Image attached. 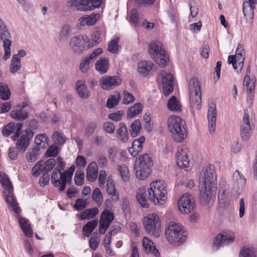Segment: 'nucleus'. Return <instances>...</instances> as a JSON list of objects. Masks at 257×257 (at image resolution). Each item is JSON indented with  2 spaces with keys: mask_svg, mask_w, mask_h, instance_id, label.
Listing matches in <instances>:
<instances>
[{
  "mask_svg": "<svg viewBox=\"0 0 257 257\" xmlns=\"http://www.w3.org/2000/svg\"><path fill=\"white\" fill-rule=\"evenodd\" d=\"M199 184L203 186L200 190V201L203 205H210L213 201L217 189V175L213 165L209 164L203 168L200 173Z\"/></svg>",
  "mask_w": 257,
  "mask_h": 257,
  "instance_id": "nucleus-1",
  "label": "nucleus"
},
{
  "mask_svg": "<svg viewBox=\"0 0 257 257\" xmlns=\"http://www.w3.org/2000/svg\"><path fill=\"white\" fill-rule=\"evenodd\" d=\"M167 123L174 141L180 143L186 138L187 131L185 127V122L180 116L173 115L170 117Z\"/></svg>",
  "mask_w": 257,
  "mask_h": 257,
  "instance_id": "nucleus-2",
  "label": "nucleus"
},
{
  "mask_svg": "<svg viewBox=\"0 0 257 257\" xmlns=\"http://www.w3.org/2000/svg\"><path fill=\"white\" fill-rule=\"evenodd\" d=\"M153 166V162L150 154L140 155L136 160L134 167L136 177L142 180L147 178L151 172Z\"/></svg>",
  "mask_w": 257,
  "mask_h": 257,
  "instance_id": "nucleus-3",
  "label": "nucleus"
},
{
  "mask_svg": "<svg viewBox=\"0 0 257 257\" xmlns=\"http://www.w3.org/2000/svg\"><path fill=\"white\" fill-rule=\"evenodd\" d=\"M148 198L155 204H162L161 201L167 199V190L166 184L164 180H155L150 184L148 190Z\"/></svg>",
  "mask_w": 257,
  "mask_h": 257,
  "instance_id": "nucleus-4",
  "label": "nucleus"
},
{
  "mask_svg": "<svg viewBox=\"0 0 257 257\" xmlns=\"http://www.w3.org/2000/svg\"><path fill=\"white\" fill-rule=\"evenodd\" d=\"M166 238L172 244H180L187 238V232L183 226L175 222H171L165 230Z\"/></svg>",
  "mask_w": 257,
  "mask_h": 257,
  "instance_id": "nucleus-5",
  "label": "nucleus"
},
{
  "mask_svg": "<svg viewBox=\"0 0 257 257\" xmlns=\"http://www.w3.org/2000/svg\"><path fill=\"white\" fill-rule=\"evenodd\" d=\"M188 89L190 94V106L197 110L200 109L202 101L201 86L195 77H192L189 81Z\"/></svg>",
  "mask_w": 257,
  "mask_h": 257,
  "instance_id": "nucleus-6",
  "label": "nucleus"
},
{
  "mask_svg": "<svg viewBox=\"0 0 257 257\" xmlns=\"http://www.w3.org/2000/svg\"><path fill=\"white\" fill-rule=\"evenodd\" d=\"M143 225L147 232L157 237L161 233V221L157 214L153 213L144 218Z\"/></svg>",
  "mask_w": 257,
  "mask_h": 257,
  "instance_id": "nucleus-7",
  "label": "nucleus"
},
{
  "mask_svg": "<svg viewBox=\"0 0 257 257\" xmlns=\"http://www.w3.org/2000/svg\"><path fill=\"white\" fill-rule=\"evenodd\" d=\"M11 35L4 21L0 18V40L3 41V47L5 50V54L3 59L5 60L9 59L11 56L10 46L12 44L11 41Z\"/></svg>",
  "mask_w": 257,
  "mask_h": 257,
  "instance_id": "nucleus-8",
  "label": "nucleus"
},
{
  "mask_svg": "<svg viewBox=\"0 0 257 257\" xmlns=\"http://www.w3.org/2000/svg\"><path fill=\"white\" fill-rule=\"evenodd\" d=\"M89 37L87 35H79L72 37L69 42L70 46L76 54H80L87 48Z\"/></svg>",
  "mask_w": 257,
  "mask_h": 257,
  "instance_id": "nucleus-9",
  "label": "nucleus"
},
{
  "mask_svg": "<svg viewBox=\"0 0 257 257\" xmlns=\"http://www.w3.org/2000/svg\"><path fill=\"white\" fill-rule=\"evenodd\" d=\"M234 239L235 234L232 230L227 229L222 230L214 238L213 247L217 250L221 245H227L233 242Z\"/></svg>",
  "mask_w": 257,
  "mask_h": 257,
  "instance_id": "nucleus-10",
  "label": "nucleus"
},
{
  "mask_svg": "<svg viewBox=\"0 0 257 257\" xmlns=\"http://www.w3.org/2000/svg\"><path fill=\"white\" fill-rule=\"evenodd\" d=\"M71 6L78 11H87L98 8L102 4V0H71Z\"/></svg>",
  "mask_w": 257,
  "mask_h": 257,
  "instance_id": "nucleus-11",
  "label": "nucleus"
},
{
  "mask_svg": "<svg viewBox=\"0 0 257 257\" xmlns=\"http://www.w3.org/2000/svg\"><path fill=\"white\" fill-rule=\"evenodd\" d=\"M178 206L180 211L184 214H188L194 210L195 202L193 197L186 193L180 197L178 201Z\"/></svg>",
  "mask_w": 257,
  "mask_h": 257,
  "instance_id": "nucleus-12",
  "label": "nucleus"
},
{
  "mask_svg": "<svg viewBox=\"0 0 257 257\" xmlns=\"http://www.w3.org/2000/svg\"><path fill=\"white\" fill-rule=\"evenodd\" d=\"M34 135V133L30 128H27L21 132L19 137L16 139V147L20 153H24L26 151Z\"/></svg>",
  "mask_w": 257,
  "mask_h": 257,
  "instance_id": "nucleus-13",
  "label": "nucleus"
},
{
  "mask_svg": "<svg viewBox=\"0 0 257 257\" xmlns=\"http://www.w3.org/2000/svg\"><path fill=\"white\" fill-rule=\"evenodd\" d=\"M56 164L55 159L51 158L44 162L43 160H40L33 167L32 170V174L34 177L39 176L41 172H44L48 173L52 170Z\"/></svg>",
  "mask_w": 257,
  "mask_h": 257,
  "instance_id": "nucleus-14",
  "label": "nucleus"
},
{
  "mask_svg": "<svg viewBox=\"0 0 257 257\" xmlns=\"http://www.w3.org/2000/svg\"><path fill=\"white\" fill-rule=\"evenodd\" d=\"M243 117L240 124V135L243 141H248L251 136V126L249 120V114L247 109L243 110Z\"/></svg>",
  "mask_w": 257,
  "mask_h": 257,
  "instance_id": "nucleus-15",
  "label": "nucleus"
},
{
  "mask_svg": "<svg viewBox=\"0 0 257 257\" xmlns=\"http://www.w3.org/2000/svg\"><path fill=\"white\" fill-rule=\"evenodd\" d=\"M121 79L118 76H103L99 80V84L102 89L110 90L121 84Z\"/></svg>",
  "mask_w": 257,
  "mask_h": 257,
  "instance_id": "nucleus-16",
  "label": "nucleus"
},
{
  "mask_svg": "<svg viewBox=\"0 0 257 257\" xmlns=\"http://www.w3.org/2000/svg\"><path fill=\"white\" fill-rule=\"evenodd\" d=\"M162 76V87L164 95L166 96L171 93L174 89V77L170 73H165L164 71L161 72Z\"/></svg>",
  "mask_w": 257,
  "mask_h": 257,
  "instance_id": "nucleus-17",
  "label": "nucleus"
},
{
  "mask_svg": "<svg viewBox=\"0 0 257 257\" xmlns=\"http://www.w3.org/2000/svg\"><path fill=\"white\" fill-rule=\"evenodd\" d=\"M177 164L181 168H188L189 160L187 151L185 147H179L177 148L176 154Z\"/></svg>",
  "mask_w": 257,
  "mask_h": 257,
  "instance_id": "nucleus-18",
  "label": "nucleus"
},
{
  "mask_svg": "<svg viewBox=\"0 0 257 257\" xmlns=\"http://www.w3.org/2000/svg\"><path fill=\"white\" fill-rule=\"evenodd\" d=\"M148 52L152 59L157 56H163L166 51L163 47L162 44L159 41H153L149 45Z\"/></svg>",
  "mask_w": 257,
  "mask_h": 257,
  "instance_id": "nucleus-19",
  "label": "nucleus"
},
{
  "mask_svg": "<svg viewBox=\"0 0 257 257\" xmlns=\"http://www.w3.org/2000/svg\"><path fill=\"white\" fill-rule=\"evenodd\" d=\"M217 112L216 106L212 104L210 106L208 110L207 117L208 120V127L210 134H213L216 127Z\"/></svg>",
  "mask_w": 257,
  "mask_h": 257,
  "instance_id": "nucleus-20",
  "label": "nucleus"
},
{
  "mask_svg": "<svg viewBox=\"0 0 257 257\" xmlns=\"http://www.w3.org/2000/svg\"><path fill=\"white\" fill-rule=\"evenodd\" d=\"M255 8V5L253 3H249L244 1L242 5V10L244 17L246 19V23L250 24H252L253 21V9Z\"/></svg>",
  "mask_w": 257,
  "mask_h": 257,
  "instance_id": "nucleus-21",
  "label": "nucleus"
},
{
  "mask_svg": "<svg viewBox=\"0 0 257 257\" xmlns=\"http://www.w3.org/2000/svg\"><path fill=\"white\" fill-rule=\"evenodd\" d=\"M145 141V137L141 136L139 139L135 140L132 143V147L128 148V151L131 155L135 157H136L143 149L142 144Z\"/></svg>",
  "mask_w": 257,
  "mask_h": 257,
  "instance_id": "nucleus-22",
  "label": "nucleus"
},
{
  "mask_svg": "<svg viewBox=\"0 0 257 257\" xmlns=\"http://www.w3.org/2000/svg\"><path fill=\"white\" fill-rule=\"evenodd\" d=\"M154 63L151 61H143L138 64L137 71L143 77H147L151 72Z\"/></svg>",
  "mask_w": 257,
  "mask_h": 257,
  "instance_id": "nucleus-23",
  "label": "nucleus"
},
{
  "mask_svg": "<svg viewBox=\"0 0 257 257\" xmlns=\"http://www.w3.org/2000/svg\"><path fill=\"white\" fill-rule=\"evenodd\" d=\"M98 175V165L94 162H91L87 167L86 178L88 181L92 182L95 180Z\"/></svg>",
  "mask_w": 257,
  "mask_h": 257,
  "instance_id": "nucleus-24",
  "label": "nucleus"
},
{
  "mask_svg": "<svg viewBox=\"0 0 257 257\" xmlns=\"http://www.w3.org/2000/svg\"><path fill=\"white\" fill-rule=\"evenodd\" d=\"M76 90L80 97L86 99L89 97L90 92L87 89L85 81L83 80H79L76 83Z\"/></svg>",
  "mask_w": 257,
  "mask_h": 257,
  "instance_id": "nucleus-25",
  "label": "nucleus"
},
{
  "mask_svg": "<svg viewBox=\"0 0 257 257\" xmlns=\"http://www.w3.org/2000/svg\"><path fill=\"white\" fill-rule=\"evenodd\" d=\"M218 202L220 207L226 208L230 204V196L228 190L220 188L218 192Z\"/></svg>",
  "mask_w": 257,
  "mask_h": 257,
  "instance_id": "nucleus-26",
  "label": "nucleus"
},
{
  "mask_svg": "<svg viewBox=\"0 0 257 257\" xmlns=\"http://www.w3.org/2000/svg\"><path fill=\"white\" fill-rule=\"evenodd\" d=\"M102 30L98 28L94 29L91 35V40L89 38L87 48L94 47L102 41Z\"/></svg>",
  "mask_w": 257,
  "mask_h": 257,
  "instance_id": "nucleus-27",
  "label": "nucleus"
},
{
  "mask_svg": "<svg viewBox=\"0 0 257 257\" xmlns=\"http://www.w3.org/2000/svg\"><path fill=\"white\" fill-rule=\"evenodd\" d=\"M95 68L97 71L101 74L106 73L109 68L108 60L105 57H100L95 64Z\"/></svg>",
  "mask_w": 257,
  "mask_h": 257,
  "instance_id": "nucleus-28",
  "label": "nucleus"
},
{
  "mask_svg": "<svg viewBox=\"0 0 257 257\" xmlns=\"http://www.w3.org/2000/svg\"><path fill=\"white\" fill-rule=\"evenodd\" d=\"M99 18V14H92L85 15L79 19L80 24L82 26L94 25Z\"/></svg>",
  "mask_w": 257,
  "mask_h": 257,
  "instance_id": "nucleus-29",
  "label": "nucleus"
},
{
  "mask_svg": "<svg viewBox=\"0 0 257 257\" xmlns=\"http://www.w3.org/2000/svg\"><path fill=\"white\" fill-rule=\"evenodd\" d=\"M116 137L120 141L126 142L129 138L127 127L123 122L119 124V128L116 131Z\"/></svg>",
  "mask_w": 257,
  "mask_h": 257,
  "instance_id": "nucleus-30",
  "label": "nucleus"
},
{
  "mask_svg": "<svg viewBox=\"0 0 257 257\" xmlns=\"http://www.w3.org/2000/svg\"><path fill=\"white\" fill-rule=\"evenodd\" d=\"M107 193L112 196V200L113 201H117L119 200V195L116 191L114 182L107 178L106 186Z\"/></svg>",
  "mask_w": 257,
  "mask_h": 257,
  "instance_id": "nucleus-31",
  "label": "nucleus"
},
{
  "mask_svg": "<svg viewBox=\"0 0 257 257\" xmlns=\"http://www.w3.org/2000/svg\"><path fill=\"white\" fill-rule=\"evenodd\" d=\"M98 213V209L95 207L92 208L86 209L80 214V220H89L93 218Z\"/></svg>",
  "mask_w": 257,
  "mask_h": 257,
  "instance_id": "nucleus-32",
  "label": "nucleus"
},
{
  "mask_svg": "<svg viewBox=\"0 0 257 257\" xmlns=\"http://www.w3.org/2000/svg\"><path fill=\"white\" fill-rule=\"evenodd\" d=\"M113 219V213L110 210L105 209L100 215L99 221H102V223L110 225Z\"/></svg>",
  "mask_w": 257,
  "mask_h": 257,
  "instance_id": "nucleus-33",
  "label": "nucleus"
},
{
  "mask_svg": "<svg viewBox=\"0 0 257 257\" xmlns=\"http://www.w3.org/2000/svg\"><path fill=\"white\" fill-rule=\"evenodd\" d=\"M21 67V59L18 57V55L13 56L10 65V71L13 74L17 72Z\"/></svg>",
  "mask_w": 257,
  "mask_h": 257,
  "instance_id": "nucleus-34",
  "label": "nucleus"
},
{
  "mask_svg": "<svg viewBox=\"0 0 257 257\" xmlns=\"http://www.w3.org/2000/svg\"><path fill=\"white\" fill-rule=\"evenodd\" d=\"M98 124V122L94 120L89 122L85 128L84 136L86 138L91 137L94 134Z\"/></svg>",
  "mask_w": 257,
  "mask_h": 257,
  "instance_id": "nucleus-35",
  "label": "nucleus"
},
{
  "mask_svg": "<svg viewBox=\"0 0 257 257\" xmlns=\"http://www.w3.org/2000/svg\"><path fill=\"white\" fill-rule=\"evenodd\" d=\"M11 117L18 120H24L28 117V113L22 109H16L11 111Z\"/></svg>",
  "mask_w": 257,
  "mask_h": 257,
  "instance_id": "nucleus-36",
  "label": "nucleus"
},
{
  "mask_svg": "<svg viewBox=\"0 0 257 257\" xmlns=\"http://www.w3.org/2000/svg\"><path fill=\"white\" fill-rule=\"evenodd\" d=\"M97 224V220H93L84 225L82 228V231L84 233V236L89 237Z\"/></svg>",
  "mask_w": 257,
  "mask_h": 257,
  "instance_id": "nucleus-37",
  "label": "nucleus"
},
{
  "mask_svg": "<svg viewBox=\"0 0 257 257\" xmlns=\"http://www.w3.org/2000/svg\"><path fill=\"white\" fill-rule=\"evenodd\" d=\"M40 150V146H36L30 152H28L26 154V159L29 162H34L39 158V152Z\"/></svg>",
  "mask_w": 257,
  "mask_h": 257,
  "instance_id": "nucleus-38",
  "label": "nucleus"
},
{
  "mask_svg": "<svg viewBox=\"0 0 257 257\" xmlns=\"http://www.w3.org/2000/svg\"><path fill=\"white\" fill-rule=\"evenodd\" d=\"M130 133L132 137H137L142 130V124L141 120L139 119H136L131 124Z\"/></svg>",
  "mask_w": 257,
  "mask_h": 257,
  "instance_id": "nucleus-39",
  "label": "nucleus"
},
{
  "mask_svg": "<svg viewBox=\"0 0 257 257\" xmlns=\"http://www.w3.org/2000/svg\"><path fill=\"white\" fill-rule=\"evenodd\" d=\"M71 32V28L68 24L63 26L59 35V41H66L70 35Z\"/></svg>",
  "mask_w": 257,
  "mask_h": 257,
  "instance_id": "nucleus-40",
  "label": "nucleus"
},
{
  "mask_svg": "<svg viewBox=\"0 0 257 257\" xmlns=\"http://www.w3.org/2000/svg\"><path fill=\"white\" fill-rule=\"evenodd\" d=\"M142 105L141 103H136L133 106L130 107L127 111V117L128 118L134 117L140 114L142 111Z\"/></svg>",
  "mask_w": 257,
  "mask_h": 257,
  "instance_id": "nucleus-41",
  "label": "nucleus"
},
{
  "mask_svg": "<svg viewBox=\"0 0 257 257\" xmlns=\"http://www.w3.org/2000/svg\"><path fill=\"white\" fill-rule=\"evenodd\" d=\"M169 109L171 111H180L181 105L175 96H172L169 99L167 103Z\"/></svg>",
  "mask_w": 257,
  "mask_h": 257,
  "instance_id": "nucleus-42",
  "label": "nucleus"
},
{
  "mask_svg": "<svg viewBox=\"0 0 257 257\" xmlns=\"http://www.w3.org/2000/svg\"><path fill=\"white\" fill-rule=\"evenodd\" d=\"M11 95L10 90L6 83H0V98L3 100H8Z\"/></svg>",
  "mask_w": 257,
  "mask_h": 257,
  "instance_id": "nucleus-43",
  "label": "nucleus"
},
{
  "mask_svg": "<svg viewBox=\"0 0 257 257\" xmlns=\"http://www.w3.org/2000/svg\"><path fill=\"white\" fill-rule=\"evenodd\" d=\"M84 176L83 171L80 168L77 169L75 174V184L79 186H82L84 183Z\"/></svg>",
  "mask_w": 257,
  "mask_h": 257,
  "instance_id": "nucleus-44",
  "label": "nucleus"
},
{
  "mask_svg": "<svg viewBox=\"0 0 257 257\" xmlns=\"http://www.w3.org/2000/svg\"><path fill=\"white\" fill-rule=\"evenodd\" d=\"M117 168L122 180L125 182L128 181L130 179V176L127 167L124 164H122L118 165Z\"/></svg>",
  "mask_w": 257,
  "mask_h": 257,
  "instance_id": "nucleus-45",
  "label": "nucleus"
},
{
  "mask_svg": "<svg viewBox=\"0 0 257 257\" xmlns=\"http://www.w3.org/2000/svg\"><path fill=\"white\" fill-rule=\"evenodd\" d=\"M59 148L57 144L51 145L45 153L46 157H55L59 154Z\"/></svg>",
  "mask_w": 257,
  "mask_h": 257,
  "instance_id": "nucleus-46",
  "label": "nucleus"
},
{
  "mask_svg": "<svg viewBox=\"0 0 257 257\" xmlns=\"http://www.w3.org/2000/svg\"><path fill=\"white\" fill-rule=\"evenodd\" d=\"M119 99L120 96L119 94L114 95H111L107 100V107L108 108H113L118 104Z\"/></svg>",
  "mask_w": 257,
  "mask_h": 257,
  "instance_id": "nucleus-47",
  "label": "nucleus"
},
{
  "mask_svg": "<svg viewBox=\"0 0 257 257\" xmlns=\"http://www.w3.org/2000/svg\"><path fill=\"white\" fill-rule=\"evenodd\" d=\"M232 178L233 181H236L239 186H243L245 184L246 179L237 170L233 173Z\"/></svg>",
  "mask_w": 257,
  "mask_h": 257,
  "instance_id": "nucleus-48",
  "label": "nucleus"
},
{
  "mask_svg": "<svg viewBox=\"0 0 257 257\" xmlns=\"http://www.w3.org/2000/svg\"><path fill=\"white\" fill-rule=\"evenodd\" d=\"M254 88L255 84L254 82H252L251 83L250 86H249V90H247L246 100L249 107H251L253 103Z\"/></svg>",
  "mask_w": 257,
  "mask_h": 257,
  "instance_id": "nucleus-49",
  "label": "nucleus"
},
{
  "mask_svg": "<svg viewBox=\"0 0 257 257\" xmlns=\"http://www.w3.org/2000/svg\"><path fill=\"white\" fill-rule=\"evenodd\" d=\"M92 199L96 202L98 205H100L103 201L102 195L98 188L94 189L92 194Z\"/></svg>",
  "mask_w": 257,
  "mask_h": 257,
  "instance_id": "nucleus-50",
  "label": "nucleus"
},
{
  "mask_svg": "<svg viewBox=\"0 0 257 257\" xmlns=\"http://www.w3.org/2000/svg\"><path fill=\"white\" fill-rule=\"evenodd\" d=\"M137 199L139 204L144 208H147L149 206V204L148 203V200L146 197V195L145 193L140 190L139 193L137 194Z\"/></svg>",
  "mask_w": 257,
  "mask_h": 257,
  "instance_id": "nucleus-51",
  "label": "nucleus"
},
{
  "mask_svg": "<svg viewBox=\"0 0 257 257\" xmlns=\"http://www.w3.org/2000/svg\"><path fill=\"white\" fill-rule=\"evenodd\" d=\"M52 139L56 144L60 146L63 145L66 142V139L63 135L58 131H55L52 136Z\"/></svg>",
  "mask_w": 257,
  "mask_h": 257,
  "instance_id": "nucleus-52",
  "label": "nucleus"
},
{
  "mask_svg": "<svg viewBox=\"0 0 257 257\" xmlns=\"http://www.w3.org/2000/svg\"><path fill=\"white\" fill-rule=\"evenodd\" d=\"M119 38L112 40L108 44V51L111 53H116L118 49Z\"/></svg>",
  "mask_w": 257,
  "mask_h": 257,
  "instance_id": "nucleus-53",
  "label": "nucleus"
},
{
  "mask_svg": "<svg viewBox=\"0 0 257 257\" xmlns=\"http://www.w3.org/2000/svg\"><path fill=\"white\" fill-rule=\"evenodd\" d=\"M6 194V201L11 206H14L18 205L16 199L13 195V189L7 191Z\"/></svg>",
  "mask_w": 257,
  "mask_h": 257,
  "instance_id": "nucleus-54",
  "label": "nucleus"
},
{
  "mask_svg": "<svg viewBox=\"0 0 257 257\" xmlns=\"http://www.w3.org/2000/svg\"><path fill=\"white\" fill-rule=\"evenodd\" d=\"M88 206V203L85 199L83 198L77 199L75 204L73 205V208L78 211H80L86 208Z\"/></svg>",
  "mask_w": 257,
  "mask_h": 257,
  "instance_id": "nucleus-55",
  "label": "nucleus"
},
{
  "mask_svg": "<svg viewBox=\"0 0 257 257\" xmlns=\"http://www.w3.org/2000/svg\"><path fill=\"white\" fill-rule=\"evenodd\" d=\"M155 62L161 67H164L167 65V60H169L168 56L166 55V51L163 56H157L155 59H153Z\"/></svg>",
  "mask_w": 257,
  "mask_h": 257,
  "instance_id": "nucleus-56",
  "label": "nucleus"
},
{
  "mask_svg": "<svg viewBox=\"0 0 257 257\" xmlns=\"http://www.w3.org/2000/svg\"><path fill=\"white\" fill-rule=\"evenodd\" d=\"M239 257H255V252L251 248L243 247L240 251Z\"/></svg>",
  "mask_w": 257,
  "mask_h": 257,
  "instance_id": "nucleus-57",
  "label": "nucleus"
},
{
  "mask_svg": "<svg viewBox=\"0 0 257 257\" xmlns=\"http://www.w3.org/2000/svg\"><path fill=\"white\" fill-rule=\"evenodd\" d=\"M15 122H10L6 125L2 131L3 136L8 137L12 134L15 131Z\"/></svg>",
  "mask_w": 257,
  "mask_h": 257,
  "instance_id": "nucleus-58",
  "label": "nucleus"
},
{
  "mask_svg": "<svg viewBox=\"0 0 257 257\" xmlns=\"http://www.w3.org/2000/svg\"><path fill=\"white\" fill-rule=\"evenodd\" d=\"M97 232L93 233L90 238L89 243L90 248L95 250L98 247L99 242V239L97 237Z\"/></svg>",
  "mask_w": 257,
  "mask_h": 257,
  "instance_id": "nucleus-59",
  "label": "nucleus"
},
{
  "mask_svg": "<svg viewBox=\"0 0 257 257\" xmlns=\"http://www.w3.org/2000/svg\"><path fill=\"white\" fill-rule=\"evenodd\" d=\"M67 172H60V186L59 187V190L60 191H63L65 190L66 185L67 183V178H68V175L66 174Z\"/></svg>",
  "mask_w": 257,
  "mask_h": 257,
  "instance_id": "nucleus-60",
  "label": "nucleus"
},
{
  "mask_svg": "<svg viewBox=\"0 0 257 257\" xmlns=\"http://www.w3.org/2000/svg\"><path fill=\"white\" fill-rule=\"evenodd\" d=\"M144 250L146 252H150L151 248L154 246V242L147 237H144L142 241Z\"/></svg>",
  "mask_w": 257,
  "mask_h": 257,
  "instance_id": "nucleus-61",
  "label": "nucleus"
},
{
  "mask_svg": "<svg viewBox=\"0 0 257 257\" xmlns=\"http://www.w3.org/2000/svg\"><path fill=\"white\" fill-rule=\"evenodd\" d=\"M102 127L104 132L109 134H113L115 130L114 124L110 121H106L103 123Z\"/></svg>",
  "mask_w": 257,
  "mask_h": 257,
  "instance_id": "nucleus-62",
  "label": "nucleus"
},
{
  "mask_svg": "<svg viewBox=\"0 0 257 257\" xmlns=\"http://www.w3.org/2000/svg\"><path fill=\"white\" fill-rule=\"evenodd\" d=\"M60 174V172L54 169L52 172L51 181L53 185L55 187H58L60 186V179L58 178V175Z\"/></svg>",
  "mask_w": 257,
  "mask_h": 257,
  "instance_id": "nucleus-63",
  "label": "nucleus"
},
{
  "mask_svg": "<svg viewBox=\"0 0 257 257\" xmlns=\"http://www.w3.org/2000/svg\"><path fill=\"white\" fill-rule=\"evenodd\" d=\"M92 61L88 58V57H86L84 59L82 60L79 68L82 72H86L89 69V65L92 63Z\"/></svg>",
  "mask_w": 257,
  "mask_h": 257,
  "instance_id": "nucleus-64",
  "label": "nucleus"
}]
</instances>
